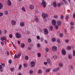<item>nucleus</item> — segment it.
<instances>
[{
  "label": "nucleus",
  "instance_id": "f257e3e1",
  "mask_svg": "<svg viewBox=\"0 0 75 75\" xmlns=\"http://www.w3.org/2000/svg\"><path fill=\"white\" fill-rule=\"evenodd\" d=\"M15 36L17 38L20 39L21 38V35L19 33H17L15 34Z\"/></svg>",
  "mask_w": 75,
  "mask_h": 75
},
{
  "label": "nucleus",
  "instance_id": "f03ea898",
  "mask_svg": "<svg viewBox=\"0 0 75 75\" xmlns=\"http://www.w3.org/2000/svg\"><path fill=\"white\" fill-rule=\"evenodd\" d=\"M21 52H19L17 56L16 54H15L14 58L15 59L16 58H18L20 57V56H21Z\"/></svg>",
  "mask_w": 75,
  "mask_h": 75
},
{
  "label": "nucleus",
  "instance_id": "7ed1b4c3",
  "mask_svg": "<svg viewBox=\"0 0 75 75\" xmlns=\"http://www.w3.org/2000/svg\"><path fill=\"white\" fill-rule=\"evenodd\" d=\"M48 15L47 14H45L44 13H43L42 15V16L43 18H45L46 17H48Z\"/></svg>",
  "mask_w": 75,
  "mask_h": 75
},
{
  "label": "nucleus",
  "instance_id": "20e7f679",
  "mask_svg": "<svg viewBox=\"0 0 75 75\" xmlns=\"http://www.w3.org/2000/svg\"><path fill=\"white\" fill-rule=\"evenodd\" d=\"M62 54L63 55H66V51L64 49H63L62 50Z\"/></svg>",
  "mask_w": 75,
  "mask_h": 75
},
{
  "label": "nucleus",
  "instance_id": "39448f33",
  "mask_svg": "<svg viewBox=\"0 0 75 75\" xmlns=\"http://www.w3.org/2000/svg\"><path fill=\"white\" fill-rule=\"evenodd\" d=\"M52 51H54V52L57 51V47L55 46H52Z\"/></svg>",
  "mask_w": 75,
  "mask_h": 75
},
{
  "label": "nucleus",
  "instance_id": "423d86ee",
  "mask_svg": "<svg viewBox=\"0 0 75 75\" xmlns=\"http://www.w3.org/2000/svg\"><path fill=\"white\" fill-rule=\"evenodd\" d=\"M44 30L45 34H48V30H47V29L45 28L44 29Z\"/></svg>",
  "mask_w": 75,
  "mask_h": 75
},
{
  "label": "nucleus",
  "instance_id": "0eeeda50",
  "mask_svg": "<svg viewBox=\"0 0 75 75\" xmlns=\"http://www.w3.org/2000/svg\"><path fill=\"white\" fill-rule=\"evenodd\" d=\"M11 24L12 25H15L16 24V21L14 20H12L11 21Z\"/></svg>",
  "mask_w": 75,
  "mask_h": 75
},
{
  "label": "nucleus",
  "instance_id": "6e6552de",
  "mask_svg": "<svg viewBox=\"0 0 75 75\" xmlns=\"http://www.w3.org/2000/svg\"><path fill=\"white\" fill-rule=\"evenodd\" d=\"M52 25L55 26L56 25V21L53 19L52 21Z\"/></svg>",
  "mask_w": 75,
  "mask_h": 75
},
{
  "label": "nucleus",
  "instance_id": "1a4fd4ad",
  "mask_svg": "<svg viewBox=\"0 0 75 75\" xmlns=\"http://www.w3.org/2000/svg\"><path fill=\"white\" fill-rule=\"evenodd\" d=\"M42 5L44 8H45L46 7V2L44 1H43L42 2Z\"/></svg>",
  "mask_w": 75,
  "mask_h": 75
},
{
  "label": "nucleus",
  "instance_id": "9d476101",
  "mask_svg": "<svg viewBox=\"0 0 75 75\" xmlns=\"http://www.w3.org/2000/svg\"><path fill=\"white\" fill-rule=\"evenodd\" d=\"M35 62L33 61H32L31 62H30V65L31 67H34L35 66Z\"/></svg>",
  "mask_w": 75,
  "mask_h": 75
},
{
  "label": "nucleus",
  "instance_id": "9b49d317",
  "mask_svg": "<svg viewBox=\"0 0 75 75\" xmlns=\"http://www.w3.org/2000/svg\"><path fill=\"white\" fill-rule=\"evenodd\" d=\"M20 25L21 27H23L24 26V22H21L20 23Z\"/></svg>",
  "mask_w": 75,
  "mask_h": 75
},
{
  "label": "nucleus",
  "instance_id": "f8f14e48",
  "mask_svg": "<svg viewBox=\"0 0 75 75\" xmlns=\"http://www.w3.org/2000/svg\"><path fill=\"white\" fill-rule=\"evenodd\" d=\"M1 40L2 41H3L5 40V42H6V40H7V38L6 37H2L1 38Z\"/></svg>",
  "mask_w": 75,
  "mask_h": 75
},
{
  "label": "nucleus",
  "instance_id": "ddd939ff",
  "mask_svg": "<svg viewBox=\"0 0 75 75\" xmlns=\"http://www.w3.org/2000/svg\"><path fill=\"white\" fill-rule=\"evenodd\" d=\"M64 4V3L62 2H61V3H59L57 4V6L58 7H60L61 6H62Z\"/></svg>",
  "mask_w": 75,
  "mask_h": 75
},
{
  "label": "nucleus",
  "instance_id": "4468645a",
  "mask_svg": "<svg viewBox=\"0 0 75 75\" xmlns=\"http://www.w3.org/2000/svg\"><path fill=\"white\" fill-rule=\"evenodd\" d=\"M29 8L30 10H33V9L34 8V6L33 5H30L29 6Z\"/></svg>",
  "mask_w": 75,
  "mask_h": 75
},
{
  "label": "nucleus",
  "instance_id": "2eb2a0df",
  "mask_svg": "<svg viewBox=\"0 0 75 75\" xmlns=\"http://www.w3.org/2000/svg\"><path fill=\"white\" fill-rule=\"evenodd\" d=\"M7 2L8 6H10L11 5V1H10L8 0Z\"/></svg>",
  "mask_w": 75,
  "mask_h": 75
},
{
  "label": "nucleus",
  "instance_id": "dca6fc26",
  "mask_svg": "<svg viewBox=\"0 0 75 75\" xmlns=\"http://www.w3.org/2000/svg\"><path fill=\"white\" fill-rule=\"evenodd\" d=\"M57 24L58 26H60L61 25V21H57Z\"/></svg>",
  "mask_w": 75,
  "mask_h": 75
},
{
  "label": "nucleus",
  "instance_id": "f3484780",
  "mask_svg": "<svg viewBox=\"0 0 75 75\" xmlns=\"http://www.w3.org/2000/svg\"><path fill=\"white\" fill-rule=\"evenodd\" d=\"M53 6L54 7V8H55V7H57V3H56V2H54L53 3Z\"/></svg>",
  "mask_w": 75,
  "mask_h": 75
},
{
  "label": "nucleus",
  "instance_id": "a211bd4d",
  "mask_svg": "<svg viewBox=\"0 0 75 75\" xmlns=\"http://www.w3.org/2000/svg\"><path fill=\"white\" fill-rule=\"evenodd\" d=\"M21 10L22 11H24V12H25L26 11L25 10V8L24 6H23Z\"/></svg>",
  "mask_w": 75,
  "mask_h": 75
},
{
  "label": "nucleus",
  "instance_id": "6ab92c4d",
  "mask_svg": "<svg viewBox=\"0 0 75 75\" xmlns=\"http://www.w3.org/2000/svg\"><path fill=\"white\" fill-rule=\"evenodd\" d=\"M57 42L58 44H59L61 43V41H60V39H58L57 40Z\"/></svg>",
  "mask_w": 75,
  "mask_h": 75
},
{
  "label": "nucleus",
  "instance_id": "aec40b11",
  "mask_svg": "<svg viewBox=\"0 0 75 75\" xmlns=\"http://www.w3.org/2000/svg\"><path fill=\"white\" fill-rule=\"evenodd\" d=\"M3 5L1 3H0V10H1L3 8Z\"/></svg>",
  "mask_w": 75,
  "mask_h": 75
},
{
  "label": "nucleus",
  "instance_id": "412c9836",
  "mask_svg": "<svg viewBox=\"0 0 75 75\" xmlns=\"http://www.w3.org/2000/svg\"><path fill=\"white\" fill-rule=\"evenodd\" d=\"M63 1L64 2V4H66V5H68V2L67 1L65 0H63Z\"/></svg>",
  "mask_w": 75,
  "mask_h": 75
},
{
  "label": "nucleus",
  "instance_id": "4be33fe9",
  "mask_svg": "<svg viewBox=\"0 0 75 75\" xmlns=\"http://www.w3.org/2000/svg\"><path fill=\"white\" fill-rule=\"evenodd\" d=\"M47 62L49 64H51V60L50 59H48L47 60Z\"/></svg>",
  "mask_w": 75,
  "mask_h": 75
},
{
  "label": "nucleus",
  "instance_id": "5701e85b",
  "mask_svg": "<svg viewBox=\"0 0 75 75\" xmlns=\"http://www.w3.org/2000/svg\"><path fill=\"white\" fill-rule=\"evenodd\" d=\"M21 46L22 48H24L25 47V45L24 43H22L21 44Z\"/></svg>",
  "mask_w": 75,
  "mask_h": 75
},
{
  "label": "nucleus",
  "instance_id": "b1692460",
  "mask_svg": "<svg viewBox=\"0 0 75 75\" xmlns=\"http://www.w3.org/2000/svg\"><path fill=\"white\" fill-rule=\"evenodd\" d=\"M59 37H60V38H62L63 37V33H60L59 35Z\"/></svg>",
  "mask_w": 75,
  "mask_h": 75
},
{
  "label": "nucleus",
  "instance_id": "393cba45",
  "mask_svg": "<svg viewBox=\"0 0 75 75\" xmlns=\"http://www.w3.org/2000/svg\"><path fill=\"white\" fill-rule=\"evenodd\" d=\"M21 68H22V65L21 64H20L19 66L18 69V70H20V69H21Z\"/></svg>",
  "mask_w": 75,
  "mask_h": 75
},
{
  "label": "nucleus",
  "instance_id": "a878e982",
  "mask_svg": "<svg viewBox=\"0 0 75 75\" xmlns=\"http://www.w3.org/2000/svg\"><path fill=\"white\" fill-rule=\"evenodd\" d=\"M59 66L60 67H63V64L62 63H60L59 64Z\"/></svg>",
  "mask_w": 75,
  "mask_h": 75
},
{
  "label": "nucleus",
  "instance_id": "bb28decb",
  "mask_svg": "<svg viewBox=\"0 0 75 75\" xmlns=\"http://www.w3.org/2000/svg\"><path fill=\"white\" fill-rule=\"evenodd\" d=\"M52 42H55V41H56V39L54 38H53L52 39Z\"/></svg>",
  "mask_w": 75,
  "mask_h": 75
},
{
  "label": "nucleus",
  "instance_id": "cd10ccee",
  "mask_svg": "<svg viewBox=\"0 0 75 75\" xmlns=\"http://www.w3.org/2000/svg\"><path fill=\"white\" fill-rule=\"evenodd\" d=\"M49 28L50 29L51 31H52L53 29V27L52 26H49Z\"/></svg>",
  "mask_w": 75,
  "mask_h": 75
},
{
  "label": "nucleus",
  "instance_id": "c85d7f7f",
  "mask_svg": "<svg viewBox=\"0 0 75 75\" xmlns=\"http://www.w3.org/2000/svg\"><path fill=\"white\" fill-rule=\"evenodd\" d=\"M65 42L66 43H68L69 42V39H66L65 40Z\"/></svg>",
  "mask_w": 75,
  "mask_h": 75
},
{
  "label": "nucleus",
  "instance_id": "c756f323",
  "mask_svg": "<svg viewBox=\"0 0 75 75\" xmlns=\"http://www.w3.org/2000/svg\"><path fill=\"white\" fill-rule=\"evenodd\" d=\"M38 73L39 74H41L42 73V71L41 70L39 69L38 71Z\"/></svg>",
  "mask_w": 75,
  "mask_h": 75
},
{
  "label": "nucleus",
  "instance_id": "7c9ffc66",
  "mask_svg": "<svg viewBox=\"0 0 75 75\" xmlns=\"http://www.w3.org/2000/svg\"><path fill=\"white\" fill-rule=\"evenodd\" d=\"M50 70H51V69H48L46 70V72H49L50 71Z\"/></svg>",
  "mask_w": 75,
  "mask_h": 75
},
{
  "label": "nucleus",
  "instance_id": "2f4dec72",
  "mask_svg": "<svg viewBox=\"0 0 75 75\" xmlns=\"http://www.w3.org/2000/svg\"><path fill=\"white\" fill-rule=\"evenodd\" d=\"M4 13L5 15H7L8 13V12L7 11H5L4 12Z\"/></svg>",
  "mask_w": 75,
  "mask_h": 75
},
{
  "label": "nucleus",
  "instance_id": "473e14b6",
  "mask_svg": "<svg viewBox=\"0 0 75 75\" xmlns=\"http://www.w3.org/2000/svg\"><path fill=\"white\" fill-rule=\"evenodd\" d=\"M33 73V70H30L29 71V73L31 74Z\"/></svg>",
  "mask_w": 75,
  "mask_h": 75
},
{
  "label": "nucleus",
  "instance_id": "72a5a7b5",
  "mask_svg": "<svg viewBox=\"0 0 75 75\" xmlns=\"http://www.w3.org/2000/svg\"><path fill=\"white\" fill-rule=\"evenodd\" d=\"M68 50H70L71 49V47L68 46L67 47Z\"/></svg>",
  "mask_w": 75,
  "mask_h": 75
},
{
  "label": "nucleus",
  "instance_id": "f704fd0d",
  "mask_svg": "<svg viewBox=\"0 0 75 75\" xmlns=\"http://www.w3.org/2000/svg\"><path fill=\"white\" fill-rule=\"evenodd\" d=\"M28 42L30 43L31 42V38H29L28 40Z\"/></svg>",
  "mask_w": 75,
  "mask_h": 75
},
{
  "label": "nucleus",
  "instance_id": "c9c22d12",
  "mask_svg": "<svg viewBox=\"0 0 75 75\" xmlns=\"http://www.w3.org/2000/svg\"><path fill=\"white\" fill-rule=\"evenodd\" d=\"M38 57H41V53H38L37 54Z\"/></svg>",
  "mask_w": 75,
  "mask_h": 75
},
{
  "label": "nucleus",
  "instance_id": "e433bc0d",
  "mask_svg": "<svg viewBox=\"0 0 75 75\" xmlns=\"http://www.w3.org/2000/svg\"><path fill=\"white\" fill-rule=\"evenodd\" d=\"M25 59L26 60H28V59H29V58L28 57V56H26L25 57Z\"/></svg>",
  "mask_w": 75,
  "mask_h": 75
},
{
  "label": "nucleus",
  "instance_id": "4c0bfd02",
  "mask_svg": "<svg viewBox=\"0 0 75 75\" xmlns=\"http://www.w3.org/2000/svg\"><path fill=\"white\" fill-rule=\"evenodd\" d=\"M37 47L38 48H40L41 47V45L40 43H38L37 44Z\"/></svg>",
  "mask_w": 75,
  "mask_h": 75
},
{
  "label": "nucleus",
  "instance_id": "58836bf2",
  "mask_svg": "<svg viewBox=\"0 0 75 75\" xmlns=\"http://www.w3.org/2000/svg\"><path fill=\"white\" fill-rule=\"evenodd\" d=\"M35 21L36 22H38V21H39L38 18H35Z\"/></svg>",
  "mask_w": 75,
  "mask_h": 75
},
{
  "label": "nucleus",
  "instance_id": "ea45409f",
  "mask_svg": "<svg viewBox=\"0 0 75 75\" xmlns=\"http://www.w3.org/2000/svg\"><path fill=\"white\" fill-rule=\"evenodd\" d=\"M14 68H12L10 69V70L12 72H13V71H14Z\"/></svg>",
  "mask_w": 75,
  "mask_h": 75
},
{
  "label": "nucleus",
  "instance_id": "a19ab883",
  "mask_svg": "<svg viewBox=\"0 0 75 75\" xmlns=\"http://www.w3.org/2000/svg\"><path fill=\"white\" fill-rule=\"evenodd\" d=\"M68 57L69 59H72V55H71V54L69 55Z\"/></svg>",
  "mask_w": 75,
  "mask_h": 75
},
{
  "label": "nucleus",
  "instance_id": "79ce46f5",
  "mask_svg": "<svg viewBox=\"0 0 75 75\" xmlns=\"http://www.w3.org/2000/svg\"><path fill=\"white\" fill-rule=\"evenodd\" d=\"M37 38L38 40H40V36L39 35L37 36Z\"/></svg>",
  "mask_w": 75,
  "mask_h": 75
},
{
  "label": "nucleus",
  "instance_id": "37998d69",
  "mask_svg": "<svg viewBox=\"0 0 75 75\" xmlns=\"http://www.w3.org/2000/svg\"><path fill=\"white\" fill-rule=\"evenodd\" d=\"M45 50L46 51V52H48V51H49V49L47 48H45Z\"/></svg>",
  "mask_w": 75,
  "mask_h": 75
},
{
  "label": "nucleus",
  "instance_id": "c03bdc74",
  "mask_svg": "<svg viewBox=\"0 0 75 75\" xmlns=\"http://www.w3.org/2000/svg\"><path fill=\"white\" fill-rule=\"evenodd\" d=\"M9 37L10 38H13V35H12V34H10L9 35Z\"/></svg>",
  "mask_w": 75,
  "mask_h": 75
},
{
  "label": "nucleus",
  "instance_id": "a18cd8bd",
  "mask_svg": "<svg viewBox=\"0 0 75 75\" xmlns=\"http://www.w3.org/2000/svg\"><path fill=\"white\" fill-rule=\"evenodd\" d=\"M70 25H74V23L72 21L70 23Z\"/></svg>",
  "mask_w": 75,
  "mask_h": 75
},
{
  "label": "nucleus",
  "instance_id": "49530a36",
  "mask_svg": "<svg viewBox=\"0 0 75 75\" xmlns=\"http://www.w3.org/2000/svg\"><path fill=\"white\" fill-rule=\"evenodd\" d=\"M23 65L24 66V67H27V64L25 63H24L23 64Z\"/></svg>",
  "mask_w": 75,
  "mask_h": 75
},
{
  "label": "nucleus",
  "instance_id": "de8ad7c7",
  "mask_svg": "<svg viewBox=\"0 0 75 75\" xmlns=\"http://www.w3.org/2000/svg\"><path fill=\"white\" fill-rule=\"evenodd\" d=\"M1 65L3 67H4L5 66V64H4V63H1Z\"/></svg>",
  "mask_w": 75,
  "mask_h": 75
},
{
  "label": "nucleus",
  "instance_id": "09e8293b",
  "mask_svg": "<svg viewBox=\"0 0 75 75\" xmlns=\"http://www.w3.org/2000/svg\"><path fill=\"white\" fill-rule=\"evenodd\" d=\"M68 16H66L65 17V19L66 20H68L69 18Z\"/></svg>",
  "mask_w": 75,
  "mask_h": 75
},
{
  "label": "nucleus",
  "instance_id": "8fccbe9b",
  "mask_svg": "<svg viewBox=\"0 0 75 75\" xmlns=\"http://www.w3.org/2000/svg\"><path fill=\"white\" fill-rule=\"evenodd\" d=\"M57 71V69H52V71L53 72H55Z\"/></svg>",
  "mask_w": 75,
  "mask_h": 75
},
{
  "label": "nucleus",
  "instance_id": "3c124183",
  "mask_svg": "<svg viewBox=\"0 0 75 75\" xmlns=\"http://www.w3.org/2000/svg\"><path fill=\"white\" fill-rule=\"evenodd\" d=\"M3 13L2 12L0 13V16H1V17L3 16Z\"/></svg>",
  "mask_w": 75,
  "mask_h": 75
},
{
  "label": "nucleus",
  "instance_id": "603ef678",
  "mask_svg": "<svg viewBox=\"0 0 75 75\" xmlns=\"http://www.w3.org/2000/svg\"><path fill=\"white\" fill-rule=\"evenodd\" d=\"M73 56H75V50L73 51Z\"/></svg>",
  "mask_w": 75,
  "mask_h": 75
},
{
  "label": "nucleus",
  "instance_id": "864d4df0",
  "mask_svg": "<svg viewBox=\"0 0 75 75\" xmlns=\"http://www.w3.org/2000/svg\"><path fill=\"white\" fill-rule=\"evenodd\" d=\"M53 58L54 59H57V57L56 56H53Z\"/></svg>",
  "mask_w": 75,
  "mask_h": 75
},
{
  "label": "nucleus",
  "instance_id": "5fc2aeb1",
  "mask_svg": "<svg viewBox=\"0 0 75 75\" xmlns=\"http://www.w3.org/2000/svg\"><path fill=\"white\" fill-rule=\"evenodd\" d=\"M1 45H4V42H1Z\"/></svg>",
  "mask_w": 75,
  "mask_h": 75
},
{
  "label": "nucleus",
  "instance_id": "6e6d98bb",
  "mask_svg": "<svg viewBox=\"0 0 75 75\" xmlns=\"http://www.w3.org/2000/svg\"><path fill=\"white\" fill-rule=\"evenodd\" d=\"M64 31L65 33L67 34V29H64Z\"/></svg>",
  "mask_w": 75,
  "mask_h": 75
},
{
  "label": "nucleus",
  "instance_id": "4d7b16f0",
  "mask_svg": "<svg viewBox=\"0 0 75 75\" xmlns=\"http://www.w3.org/2000/svg\"><path fill=\"white\" fill-rule=\"evenodd\" d=\"M40 40L41 42H42V41H43V40H44V39L43 38H42L40 39Z\"/></svg>",
  "mask_w": 75,
  "mask_h": 75
},
{
  "label": "nucleus",
  "instance_id": "13d9d810",
  "mask_svg": "<svg viewBox=\"0 0 75 75\" xmlns=\"http://www.w3.org/2000/svg\"><path fill=\"white\" fill-rule=\"evenodd\" d=\"M70 28L71 30H73V28H74V26H71Z\"/></svg>",
  "mask_w": 75,
  "mask_h": 75
},
{
  "label": "nucleus",
  "instance_id": "bf43d9fd",
  "mask_svg": "<svg viewBox=\"0 0 75 75\" xmlns=\"http://www.w3.org/2000/svg\"><path fill=\"white\" fill-rule=\"evenodd\" d=\"M60 18H61V19L62 20V19H63L64 18V16H62L61 15V16Z\"/></svg>",
  "mask_w": 75,
  "mask_h": 75
},
{
  "label": "nucleus",
  "instance_id": "052dcab7",
  "mask_svg": "<svg viewBox=\"0 0 75 75\" xmlns=\"http://www.w3.org/2000/svg\"><path fill=\"white\" fill-rule=\"evenodd\" d=\"M44 64L45 65H47V62H44Z\"/></svg>",
  "mask_w": 75,
  "mask_h": 75
},
{
  "label": "nucleus",
  "instance_id": "680f3d73",
  "mask_svg": "<svg viewBox=\"0 0 75 75\" xmlns=\"http://www.w3.org/2000/svg\"><path fill=\"white\" fill-rule=\"evenodd\" d=\"M3 69V66L1 65H0V69Z\"/></svg>",
  "mask_w": 75,
  "mask_h": 75
},
{
  "label": "nucleus",
  "instance_id": "e2e57ef3",
  "mask_svg": "<svg viewBox=\"0 0 75 75\" xmlns=\"http://www.w3.org/2000/svg\"><path fill=\"white\" fill-rule=\"evenodd\" d=\"M6 54H7V55H10V54H9V52L8 51L7 52H6Z\"/></svg>",
  "mask_w": 75,
  "mask_h": 75
},
{
  "label": "nucleus",
  "instance_id": "0e129e2a",
  "mask_svg": "<svg viewBox=\"0 0 75 75\" xmlns=\"http://www.w3.org/2000/svg\"><path fill=\"white\" fill-rule=\"evenodd\" d=\"M45 42L46 43V44H47L48 43V42L46 40H45Z\"/></svg>",
  "mask_w": 75,
  "mask_h": 75
},
{
  "label": "nucleus",
  "instance_id": "69168bd1",
  "mask_svg": "<svg viewBox=\"0 0 75 75\" xmlns=\"http://www.w3.org/2000/svg\"><path fill=\"white\" fill-rule=\"evenodd\" d=\"M8 62L9 64H11V60H9Z\"/></svg>",
  "mask_w": 75,
  "mask_h": 75
},
{
  "label": "nucleus",
  "instance_id": "338daca9",
  "mask_svg": "<svg viewBox=\"0 0 75 75\" xmlns=\"http://www.w3.org/2000/svg\"><path fill=\"white\" fill-rule=\"evenodd\" d=\"M17 75H23V74L21 73H19Z\"/></svg>",
  "mask_w": 75,
  "mask_h": 75
},
{
  "label": "nucleus",
  "instance_id": "774afa93",
  "mask_svg": "<svg viewBox=\"0 0 75 75\" xmlns=\"http://www.w3.org/2000/svg\"><path fill=\"white\" fill-rule=\"evenodd\" d=\"M73 17L74 18H75V13H74L73 14Z\"/></svg>",
  "mask_w": 75,
  "mask_h": 75
}]
</instances>
